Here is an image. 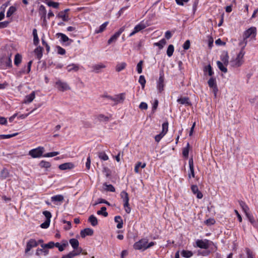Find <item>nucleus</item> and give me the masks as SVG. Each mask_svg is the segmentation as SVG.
I'll return each instance as SVG.
<instances>
[{"mask_svg": "<svg viewBox=\"0 0 258 258\" xmlns=\"http://www.w3.org/2000/svg\"><path fill=\"white\" fill-rule=\"evenodd\" d=\"M12 54L8 52L0 55V68L6 70L12 67Z\"/></svg>", "mask_w": 258, "mask_h": 258, "instance_id": "obj_1", "label": "nucleus"}, {"mask_svg": "<svg viewBox=\"0 0 258 258\" xmlns=\"http://www.w3.org/2000/svg\"><path fill=\"white\" fill-rule=\"evenodd\" d=\"M245 52L242 49L239 53L237 54L235 59L230 61V64L232 67L237 68L241 66L243 63V56Z\"/></svg>", "mask_w": 258, "mask_h": 258, "instance_id": "obj_2", "label": "nucleus"}, {"mask_svg": "<svg viewBox=\"0 0 258 258\" xmlns=\"http://www.w3.org/2000/svg\"><path fill=\"white\" fill-rule=\"evenodd\" d=\"M44 152V147L40 146L29 151L28 154L33 158H40L43 156Z\"/></svg>", "mask_w": 258, "mask_h": 258, "instance_id": "obj_3", "label": "nucleus"}, {"mask_svg": "<svg viewBox=\"0 0 258 258\" xmlns=\"http://www.w3.org/2000/svg\"><path fill=\"white\" fill-rule=\"evenodd\" d=\"M256 29L255 27H252L245 31L243 35V41L246 44L247 41L246 40L249 37L254 38L256 36Z\"/></svg>", "mask_w": 258, "mask_h": 258, "instance_id": "obj_4", "label": "nucleus"}, {"mask_svg": "<svg viewBox=\"0 0 258 258\" xmlns=\"http://www.w3.org/2000/svg\"><path fill=\"white\" fill-rule=\"evenodd\" d=\"M147 241L145 239H142L137 242L134 245V247L136 249L138 250H145L146 249Z\"/></svg>", "mask_w": 258, "mask_h": 258, "instance_id": "obj_5", "label": "nucleus"}, {"mask_svg": "<svg viewBox=\"0 0 258 258\" xmlns=\"http://www.w3.org/2000/svg\"><path fill=\"white\" fill-rule=\"evenodd\" d=\"M210 241L209 240H198L196 241L197 246L198 247L204 249H207L209 247Z\"/></svg>", "mask_w": 258, "mask_h": 258, "instance_id": "obj_6", "label": "nucleus"}, {"mask_svg": "<svg viewBox=\"0 0 258 258\" xmlns=\"http://www.w3.org/2000/svg\"><path fill=\"white\" fill-rule=\"evenodd\" d=\"M208 85H209V86L212 88L213 89V92L214 94V96L216 97V95H217V92L218 91V88H217V84H216V80L215 79L213 78H211L208 82Z\"/></svg>", "mask_w": 258, "mask_h": 258, "instance_id": "obj_7", "label": "nucleus"}, {"mask_svg": "<svg viewBox=\"0 0 258 258\" xmlns=\"http://www.w3.org/2000/svg\"><path fill=\"white\" fill-rule=\"evenodd\" d=\"M124 27H122L119 29V30L115 33L114 35H113L110 39L108 40V44H110L113 42H115L116 41L117 39L120 36V35L124 31Z\"/></svg>", "mask_w": 258, "mask_h": 258, "instance_id": "obj_8", "label": "nucleus"}, {"mask_svg": "<svg viewBox=\"0 0 258 258\" xmlns=\"http://www.w3.org/2000/svg\"><path fill=\"white\" fill-rule=\"evenodd\" d=\"M56 86L57 89L61 91H64L70 89L69 86L67 83L62 82L60 81H58L56 82Z\"/></svg>", "mask_w": 258, "mask_h": 258, "instance_id": "obj_9", "label": "nucleus"}, {"mask_svg": "<svg viewBox=\"0 0 258 258\" xmlns=\"http://www.w3.org/2000/svg\"><path fill=\"white\" fill-rule=\"evenodd\" d=\"M164 74L163 73H160L159 78L157 83V89H158L159 92H161L164 89Z\"/></svg>", "mask_w": 258, "mask_h": 258, "instance_id": "obj_10", "label": "nucleus"}, {"mask_svg": "<svg viewBox=\"0 0 258 258\" xmlns=\"http://www.w3.org/2000/svg\"><path fill=\"white\" fill-rule=\"evenodd\" d=\"M38 245V242H37L35 239H31L27 243L26 245V248L25 249V252H28L33 247H36Z\"/></svg>", "mask_w": 258, "mask_h": 258, "instance_id": "obj_11", "label": "nucleus"}, {"mask_svg": "<svg viewBox=\"0 0 258 258\" xmlns=\"http://www.w3.org/2000/svg\"><path fill=\"white\" fill-rule=\"evenodd\" d=\"M105 68L106 66L102 63L95 64L92 67V72H95V73H99L102 72V69Z\"/></svg>", "mask_w": 258, "mask_h": 258, "instance_id": "obj_12", "label": "nucleus"}, {"mask_svg": "<svg viewBox=\"0 0 258 258\" xmlns=\"http://www.w3.org/2000/svg\"><path fill=\"white\" fill-rule=\"evenodd\" d=\"M51 201L56 205H60L61 203L64 201V197L62 195H57L52 197Z\"/></svg>", "mask_w": 258, "mask_h": 258, "instance_id": "obj_13", "label": "nucleus"}, {"mask_svg": "<svg viewBox=\"0 0 258 258\" xmlns=\"http://www.w3.org/2000/svg\"><path fill=\"white\" fill-rule=\"evenodd\" d=\"M146 27V26L142 23H140L135 26L134 28V31L130 33L129 35L130 37L133 36L136 33L139 32L140 31L145 29Z\"/></svg>", "mask_w": 258, "mask_h": 258, "instance_id": "obj_14", "label": "nucleus"}, {"mask_svg": "<svg viewBox=\"0 0 258 258\" xmlns=\"http://www.w3.org/2000/svg\"><path fill=\"white\" fill-rule=\"evenodd\" d=\"M93 234V230L89 228H85L82 230L80 232V235L82 238L85 237L86 236H91Z\"/></svg>", "mask_w": 258, "mask_h": 258, "instance_id": "obj_15", "label": "nucleus"}, {"mask_svg": "<svg viewBox=\"0 0 258 258\" xmlns=\"http://www.w3.org/2000/svg\"><path fill=\"white\" fill-rule=\"evenodd\" d=\"M74 167V165L71 162H67L59 165L58 168L61 170L71 169Z\"/></svg>", "mask_w": 258, "mask_h": 258, "instance_id": "obj_16", "label": "nucleus"}, {"mask_svg": "<svg viewBox=\"0 0 258 258\" xmlns=\"http://www.w3.org/2000/svg\"><path fill=\"white\" fill-rule=\"evenodd\" d=\"M188 164L189 167V171L188 173V177L190 178L191 177H195L194 172V166L192 159H190L188 161Z\"/></svg>", "mask_w": 258, "mask_h": 258, "instance_id": "obj_17", "label": "nucleus"}, {"mask_svg": "<svg viewBox=\"0 0 258 258\" xmlns=\"http://www.w3.org/2000/svg\"><path fill=\"white\" fill-rule=\"evenodd\" d=\"M191 190L194 194H197V198L201 199L203 198L202 193L199 190V188L197 185H192L191 187Z\"/></svg>", "mask_w": 258, "mask_h": 258, "instance_id": "obj_18", "label": "nucleus"}, {"mask_svg": "<svg viewBox=\"0 0 258 258\" xmlns=\"http://www.w3.org/2000/svg\"><path fill=\"white\" fill-rule=\"evenodd\" d=\"M105 97L114 101H119V100L123 101L125 98V94L124 93H121L117 95L116 98H113L111 96H104Z\"/></svg>", "mask_w": 258, "mask_h": 258, "instance_id": "obj_19", "label": "nucleus"}, {"mask_svg": "<svg viewBox=\"0 0 258 258\" xmlns=\"http://www.w3.org/2000/svg\"><path fill=\"white\" fill-rule=\"evenodd\" d=\"M88 221L93 226H96L98 225V220L97 218L93 215H91L88 218Z\"/></svg>", "mask_w": 258, "mask_h": 258, "instance_id": "obj_20", "label": "nucleus"}, {"mask_svg": "<svg viewBox=\"0 0 258 258\" xmlns=\"http://www.w3.org/2000/svg\"><path fill=\"white\" fill-rule=\"evenodd\" d=\"M177 102L181 104L190 105V103L188 97L180 98L177 99Z\"/></svg>", "mask_w": 258, "mask_h": 258, "instance_id": "obj_21", "label": "nucleus"}, {"mask_svg": "<svg viewBox=\"0 0 258 258\" xmlns=\"http://www.w3.org/2000/svg\"><path fill=\"white\" fill-rule=\"evenodd\" d=\"M114 221L116 223H117L116 227L118 229H120L123 226V221L120 216H115L114 218Z\"/></svg>", "mask_w": 258, "mask_h": 258, "instance_id": "obj_22", "label": "nucleus"}, {"mask_svg": "<svg viewBox=\"0 0 258 258\" xmlns=\"http://www.w3.org/2000/svg\"><path fill=\"white\" fill-rule=\"evenodd\" d=\"M221 62L223 63L225 66H227L229 63V56L227 52L223 53L221 55Z\"/></svg>", "mask_w": 258, "mask_h": 258, "instance_id": "obj_23", "label": "nucleus"}, {"mask_svg": "<svg viewBox=\"0 0 258 258\" xmlns=\"http://www.w3.org/2000/svg\"><path fill=\"white\" fill-rule=\"evenodd\" d=\"M37 58L40 59L42 56V48L40 46L37 47L34 51Z\"/></svg>", "mask_w": 258, "mask_h": 258, "instance_id": "obj_24", "label": "nucleus"}, {"mask_svg": "<svg viewBox=\"0 0 258 258\" xmlns=\"http://www.w3.org/2000/svg\"><path fill=\"white\" fill-rule=\"evenodd\" d=\"M120 197L124 203L127 204V203H129L128 195L126 191H122L120 192Z\"/></svg>", "mask_w": 258, "mask_h": 258, "instance_id": "obj_25", "label": "nucleus"}, {"mask_svg": "<svg viewBox=\"0 0 258 258\" xmlns=\"http://www.w3.org/2000/svg\"><path fill=\"white\" fill-rule=\"evenodd\" d=\"M67 69L70 72L72 71L77 72L79 69V67L78 65L72 63L68 65L67 67Z\"/></svg>", "mask_w": 258, "mask_h": 258, "instance_id": "obj_26", "label": "nucleus"}, {"mask_svg": "<svg viewBox=\"0 0 258 258\" xmlns=\"http://www.w3.org/2000/svg\"><path fill=\"white\" fill-rule=\"evenodd\" d=\"M56 36H57L58 37H60L61 41L62 42H66L68 41H70L71 42L72 41V40L70 39L67 35L63 33H58L56 34Z\"/></svg>", "mask_w": 258, "mask_h": 258, "instance_id": "obj_27", "label": "nucleus"}, {"mask_svg": "<svg viewBox=\"0 0 258 258\" xmlns=\"http://www.w3.org/2000/svg\"><path fill=\"white\" fill-rule=\"evenodd\" d=\"M239 203L240 206L241 207V208H242V210L245 213V214H246L248 213V212L249 211V208L247 206V205L246 204V203L242 201H239Z\"/></svg>", "mask_w": 258, "mask_h": 258, "instance_id": "obj_28", "label": "nucleus"}, {"mask_svg": "<svg viewBox=\"0 0 258 258\" xmlns=\"http://www.w3.org/2000/svg\"><path fill=\"white\" fill-rule=\"evenodd\" d=\"M70 243L75 249H76L79 247V241L75 238H72L70 240Z\"/></svg>", "mask_w": 258, "mask_h": 258, "instance_id": "obj_29", "label": "nucleus"}, {"mask_svg": "<svg viewBox=\"0 0 258 258\" xmlns=\"http://www.w3.org/2000/svg\"><path fill=\"white\" fill-rule=\"evenodd\" d=\"M217 64L219 68V69L222 71V72L226 73L227 72V69L225 67L226 66L223 63L221 62L220 61H217Z\"/></svg>", "mask_w": 258, "mask_h": 258, "instance_id": "obj_30", "label": "nucleus"}, {"mask_svg": "<svg viewBox=\"0 0 258 258\" xmlns=\"http://www.w3.org/2000/svg\"><path fill=\"white\" fill-rule=\"evenodd\" d=\"M34 98H35V93H34V92H33L29 95L26 96L24 102L26 103H30L33 100V99Z\"/></svg>", "mask_w": 258, "mask_h": 258, "instance_id": "obj_31", "label": "nucleus"}, {"mask_svg": "<svg viewBox=\"0 0 258 258\" xmlns=\"http://www.w3.org/2000/svg\"><path fill=\"white\" fill-rule=\"evenodd\" d=\"M68 245V243L67 241H64L62 244H60L59 243H55V246L58 248L59 251H62L64 250V248Z\"/></svg>", "mask_w": 258, "mask_h": 258, "instance_id": "obj_32", "label": "nucleus"}, {"mask_svg": "<svg viewBox=\"0 0 258 258\" xmlns=\"http://www.w3.org/2000/svg\"><path fill=\"white\" fill-rule=\"evenodd\" d=\"M57 17L61 19L63 21L67 22L69 20V16L67 14L60 12L57 15Z\"/></svg>", "mask_w": 258, "mask_h": 258, "instance_id": "obj_33", "label": "nucleus"}, {"mask_svg": "<svg viewBox=\"0 0 258 258\" xmlns=\"http://www.w3.org/2000/svg\"><path fill=\"white\" fill-rule=\"evenodd\" d=\"M126 66V63L124 62H122L119 63H118L115 68V70L117 72H119L121 71L124 70Z\"/></svg>", "mask_w": 258, "mask_h": 258, "instance_id": "obj_34", "label": "nucleus"}, {"mask_svg": "<svg viewBox=\"0 0 258 258\" xmlns=\"http://www.w3.org/2000/svg\"><path fill=\"white\" fill-rule=\"evenodd\" d=\"M39 165L41 168H44L45 169H47L51 167V163L49 162L42 160L39 163Z\"/></svg>", "mask_w": 258, "mask_h": 258, "instance_id": "obj_35", "label": "nucleus"}, {"mask_svg": "<svg viewBox=\"0 0 258 258\" xmlns=\"http://www.w3.org/2000/svg\"><path fill=\"white\" fill-rule=\"evenodd\" d=\"M166 44V41L164 38L162 39L160 41L154 43V46H158L160 49L163 48Z\"/></svg>", "mask_w": 258, "mask_h": 258, "instance_id": "obj_36", "label": "nucleus"}, {"mask_svg": "<svg viewBox=\"0 0 258 258\" xmlns=\"http://www.w3.org/2000/svg\"><path fill=\"white\" fill-rule=\"evenodd\" d=\"M22 61V55L19 53H17L15 55V59H14V64L18 66Z\"/></svg>", "mask_w": 258, "mask_h": 258, "instance_id": "obj_37", "label": "nucleus"}, {"mask_svg": "<svg viewBox=\"0 0 258 258\" xmlns=\"http://www.w3.org/2000/svg\"><path fill=\"white\" fill-rule=\"evenodd\" d=\"M247 218L248 219L249 222L251 223V224L254 227L257 226V222H256L253 218V217L249 213L245 214Z\"/></svg>", "mask_w": 258, "mask_h": 258, "instance_id": "obj_38", "label": "nucleus"}, {"mask_svg": "<svg viewBox=\"0 0 258 258\" xmlns=\"http://www.w3.org/2000/svg\"><path fill=\"white\" fill-rule=\"evenodd\" d=\"M146 166V164L145 163H142L141 162H138L135 166V171L136 173H138L139 172V167H141L142 168H144Z\"/></svg>", "mask_w": 258, "mask_h": 258, "instance_id": "obj_39", "label": "nucleus"}, {"mask_svg": "<svg viewBox=\"0 0 258 258\" xmlns=\"http://www.w3.org/2000/svg\"><path fill=\"white\" fill-rule=\"evenodd\" d=\"M181 254L184 257L189 258L192 256L193 253L191 251L183 250L181 252Z\"/></svg>", "mask_w": 258, "mask_h": 258, "instance_id": "obj_40", "label": "nucleus"}, {"mask_svg": "<svg viewBox=\"0 0 258 258\" xmlns=\"http://www.w3.org/2000/svg\"><path fill=\"white\" fill-rule=\"evenodd\" d=\"M106 211V208L105 207H102L100 210L97 212V214L99 215H103L104 217H106L108 216V213Z\"/></svg>", "mask_w": 258, "mask_h": 258, "instance_id": "obj_41", "label": "nucleus"}, {"mask_svg": "<svg viewBox=\"0 0 258 258\" xmlns=\"http://www.w3.org/2000/svg\"><path fill=\"white\" fill-rule=\"evenodd\" d=\"M55 243H54V242H52V241H50L47 244H43L42 243L41 245V246L43 248H52L55 246Z\"/></svg>", "mask_w": 258, "mask_h": 258, "instance_id": "obj_42", "label": "nucleus"}, {"mask_svg": "<svg viewBox=\"0 0 258 258\" xmlns=\"http://www.w3.org/2000/svg\"><path fill=\"white\" fill-rule=\"evenodd\" d=\"M16 11V8L14 6H11L9 8L7 13V17H10Z\"/></svg>", "mask_w": 258, "mask_h": 258, "instance_id": "obj_43", "label": "nucleus"}, {"mask_svg": "<svg viewBox=\"0 0 258 258\" xmlns=\"http://www.w3.org/2000/svg\"><path fill=\"white\" fill-rule=\"evenodd\" d=\"M174 52V46L173 45L170 44L168 46L167 50V54L169 57L172 55Z\"/></svg>", "mask_w": 258, "mask_h": 258, "instance_id": "obj_44", "label": "nucleus"}, {"mask_svg": "<svg viewBox=\"0 0 258 258\" xmlns=\"http://www.w3.org/2000/svg\"><path fill=\"white\" fill-rule=\"evenodd\" d=\"M81 251H82V249L80 248L79 249V250H77V251L76 252H75L74 251L70 252L69 253L67 254V257H68V258H73L75 256L79 255L81 252Z\"/></svg>", "mask_w": 258, "mask_h": 258, "instance_id": "obj_45", "label": "nucleus"}, {"mask_svg": "<svg viewBox=\"0 0 258 258\" xmlns=\"http://www.w3.org/2000/svg\"><path fill=\"white\" fill-rule=\"evenodd\" d=\"M168 123L167 122H164L162 124V131L161 133L164 135H165L168 131Z\"/></svg>", "mask_w": 258, "mask_h": 258, "instance_id": "obj_46", "label": "nucleus"}, {"mask_svg": "<svg viewBox=\"0 0 258 258\" xmlns=\"http://www.w3.org/2000/svg\"><path fill=\"white\" fill-rule=\"evenodd\" d=\"M18 133H15L13 134H9V135H0V139H9L12 137H15L17 136Z\"/></svg>", "mask_w": 258, "mask_h": 258, "instance_id": "obj_47", "label": "nucleus"}, {"mask_svg": "<svg viewBox=\"0 0 258 258\" xmlns=\"http://www.w3.org/2000/svg\"><path fill=\"white\" fill-rule=\"evenodd\" d=\"M107 24H108V22H106L104 23L103 24H102L100 26L99 30H96V33H99L103 32L106 28Z\"/></svg>", "mask_w": 258, "mask_h": 258, "instance_id": "obj_48", "label": "nucleus"}, {"mask_svg": "<svg viewBox=\"0 0 258 258\" xmlns=\"http://www.w3.org/2000/svg\"><path fill=\"white\" fill-rule=\"evenodd\" d=\"M204 71L207 72L208 73V74L210 76H211L213 74V72L212 71V68L211 65L209 64L208 66H206L204 68Z\"/></svg>", "mask_w": 258, "mask_h": 258, "instance_id": "obj_49", "label": "nucleus"}, {"mask_svg": "<svg viewBox=\"0 0 258 258\" xmlns=\"http://www.w3.org/2000/svg\"><path fill=\"white\" fill-rule=\"evenodd\" d=\"M104 185L106 186L105 189L107 191L114 192L115 190L114 187L112 184H107L106 183H105Z\"/></svg>", "mask_w": 258, "mask_h": 258, "instance_id": "obj_50", "label": "nucleus"}, {"mask_svg": "<svg viewBox=\"0 0 258 258\" xmlns=\"http://www.w3.org/2000/svg\"><path fill=\"white\" fill-rule=\"evenodd\" d=\"M42 253H43L44 255H46L48 253V250L44 249H38L36 250V254L39 256Z\"/></svg>", "mask_w": 258, "mask_h": 258, "instance_id": "obj_51", "label": "nucleus"}, {"mask_svg": "<svg viewBox=\"0 0 258 258\" xmlns=\"http://www.w3.org/2000/svg\"><path fill=\"white\" fill-rule=\"evenodd\" d=\"M139 82L141 85L143 89L144 88L145 84H146V80L144 76H140L139 77Z\"/></svg>", "mask_w": 258, "mask_h": 258, "instance_id": "obj_52", "label": "nucleus"}, {"mask_svg": "<svg viewBox=\"0 0 258 258\" xmlns=\"http://www.w3.org/2000/svg\"><path fill=\"white\" fill-rule=\"evenodd\" d=\"M59 153L58 152H52L46 153L43 155L44 157H52L58 155Z\"/></svg>", "mask_w": 258, "mask_h": 258, "instance_id": "obj_53", "label": "nucleus"}, {"mask_svg": "<svg viewBox=\"0 0 258 258\" xmlns=\"http://www.w3.org/2000/svg\"><path fill=\"white\" fill-rule=\"evenodd\" d=\"M99 157L100 159L104 161H106L108 159V156L104 152L99 153Z\"/></svg>", "mask_w": 258, "mask_h": 258, "instance_id": "obj_54", "label": "nucleus"}, {"mask_svg": "<svg viewBox=\"0 0 258 258\" xmlns=\"http://www.w3.org/2000/svg\"><path fill=\"white\" fill-rule=\"evenodd\" d=\"M143 61V60H140L139 63L137 64V72L139 74H141L142 72V64Z\"/></svg>", "mask_w": 258, "mask_h": 258, "instance_id": "obj_55", "label": "nucleus"}, {"mask_svg": "<svg viewBox=\"0 0 258 258\" xmlns=\"http://www.w3.org/2000/svg\"><path fill=\"white\" fill-rule=\"evenodd\" d=\"M50 220H46V221L40 225L42 228H47L50 225Z\"/></svg>", "mask_w": 258, "mask_h": 258, "instance_id": "obj_56", "label": "nucleus"}, {"mask_svg": "<svg viewBox=\"0 0 258 258\" xmlns=\"http://www.w3.org/2000/svg\"><path fill=\"white\" fill-rule=\"evenodd\" d=\"M47 5L49 7H52L54 8H57L59 6V3L49 1L47 3Z\"/></svg>", "mask_w": 258, "mask_h": 258, "instance_id": "obj_57", "label": "nucleus"}, {"mask_svg": "<svg viewBox=\"0 0 258 258\" xmlns=\"http://www.w3.org/2000/svg\"><path fill=\"white\" fill-rule=\"evenodd\" d=\"M189 144H187V147L184 148L182 151L183 156L187 157L188 155L189 149H188Z\"/></svg>", "mask_w": 258, "mask_h": 258, "instance_id": "obj_58", "label": "nucleus"}, {"mask_svg": "<svg viewBox=\"0 0 258 258\" xmlns=\"http://www.w3.org/2000/svg\"><path fill=\"white\" fill-rule=\"evenodd\" d=\"M43 214L45 216L46 218V220H50L51 218V214L50 212L47 211H45L43 212Z\"/></svg>", "mask_w": 258, "mask_h": 258, "instance_id": "obj_59", "label": "nucleus"}, {"mask_svg": "<svg viewBox=\"0 0 258 258\" xmlns=\"http://www.w3.org/2000/svg\"><path fill=\"white\" fill-rule=\"evenodd\" d=\"M123 207H124L125 211L127 214H129L131 212V208L130 207V206H129V203H127V204L123 203Z\"/></svg>", "mask_w": 258, "mask_h": 258, "instance_id": "obj_60", "label": "nucleus"}, {"mask_svg": "<svg viewBox=\"0 0 258 258\" xmlns=\"http://www.w3.org/2000/svg\"><path fill=\"white\" fill-rule=\"evenodd\" d=\"M190 41L189 40H186L183 45V48L185 50L188 49L190 47Z\"/></svg>", "mask_w": 258, "mask_h": 258, "instance_id": "obj_61", "label": "nucleus"}, {"mask_svg": "<svg viewBox=\"0 0 258 258\" xmlns=\"http://www.w3.org/2000/svg\"><path fill=\"white\" fill-rule=\"evenodd\" d=\"M57 52L58 54L61 55H63L66 53V50L62 48V47L60 46H57Z\"/></svg>", "mask_w": 258, "mask_h": 258, "instance_id": "obj_62", "label": "nucleus"}, {"mask_svg": "<svg viewBox=\"0 0 258 258\" xmlns=\"http://www.w3.org/2000/svg\"><path fill=\"white\" fill-rule=\"evenodd\" d=\"M139 108L141 109H147L148 108V105L146 103L142 102L139 105Z\"/></svg>", "mask_w": 258, "mask_h": 258, "instance_id": "obj_63", "label": "nucleus"}, {"mask_svg": "<svg viewBox=\"0 0 258 258\" xmlns=\"http://www.w3.org/2000/svg\"><path fill=\"white\" fill-rule=\"evenodd\" d=\"M165 135H163L161 133H160L159 134L156 135L155 137V141L157 142H159L161 139Z\"/></svg>", "mask_w": 258, "mask_h": 258, "instance_id": "obj_64", "label": "nucleus"}]
</instances>
